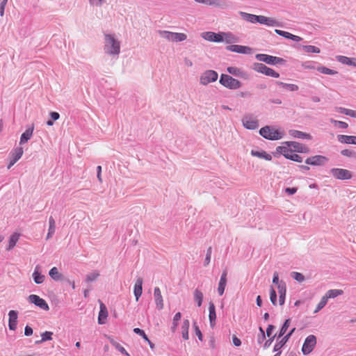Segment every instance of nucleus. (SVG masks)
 I'll return each mask as SVG.
<instances>
[{"label": "nucleus", "instance_id": "obj_1", "mask_svg": "<svg viewBox=\"0 0 356 356\" xmlns=\"http://www.w3.org/2000/svg\"><path fill=\"white\" fill-rule=\"evenodd\" d=\"M104 52L113 58H118L120 53V42L115 38L114 34L105 33Z\"/></svg>", "mask_w": 356, "mask_h": 356}, {"label": "nucleus", "instance_id": "obj_2", "mask_svg": "<svg viewBox=\"0 0 356 356\" xmlns=\"http://www.w3.org/2000/svg\"><path fill=\"white\" fill-rule=\"evenodd\" d=\"M240 15L243 19L252 24L259 23L260 24H264L268 26H280V23L275 19L264 15H256L245 12H240Z\"/></svg>", "mask_w": 356, "mask_h": 356}, {"label": "nucleus", "instance_id": "obj_3", "mask_svg": "<svg viewBox=\"0 0 356 356\" xmlns=\"http://www.w3.org/2000/svg\"><path fill=\"white\" fill-rule=\"evenodd\" d=\"M259 134L270 140H277L283 137V133L270 126H265L259 130Z\"/></svg>", "mask_w": 356, "mask_h": 356}, {"label": "nucleus", "instance_id": "obj_4", "mask_svg": "<svg viewBox=\"0 0 356 356\" xmlns=\"http://www.w3.org/2000/svg\"><path fill=\"white\" fill-rule=\"evenodd\" d=\"M220 83L224 87L230 89V90H236L241 87L242 83L238 79L233 78L232 76L222 74L220 75Z\"/></svg>", "mask_w": 356, "mask_h": 356}, {"label": "nucleus", "instance_id": "obj_5", "mask_svg": "<svg viewBox=\"0 0 356 356\" xmlns=\"http://www.w3.org/2000/svg\"><path fill=\"white\" fill-rule=\"evenodd\" d=\"M255 58L259 61L264 62L271 65H283L286 63V60L282 58L264 54H258L256 55Z\"/></svg>", "mask_w": 356, "mask_h": 356}, {"label": "nucleus", "instance_id": "obj_6", "mask_svg": "<svg viewBox=\"0 0 356 356\" xmlns=\"http://www.w3.org/2000/svg\"><path fill=\"white\" fill-rule=\"evenodd\" d=\"M158 33L161 37L172 42H182L187 38V35L183 33H175L163 30H159Z\"/></svg>", "mask_w": 356, "mask_h": 356}, {"label": "nucleus", "instance_id": "obj_7", "mask_svg": "<svg viewBox=\"0 0 356 356\" xmlns=\"http://www.w3.org/2000/svg\"><path fill=\"white\" fill-rule=\"evenodd\" d=\"M277 153L282 154L286 159L298 162H302V157L297 154L292 153V150L286 146H278L276 148Z\"/></svg>", "mask_w": 356, "mask_h": 356}, {"label": "nucleus", "instance_id": "obj_8", "mask_svg": "<svg viewBox=\"0 0 356 356\" xmlns=\"http://www.w3.org/2000/svg\"><path fill=\"white\" fill-rule=\"evenodd\" d=\"M252 69L259 73L264 74L266 76L278 78L280 77V74L275 72L272 68L267 67L266 65L261 63H255L253 64Z\"/></svg>", "mask_w": 356, "mask_h": 356}, {"label": "nucleus", "instance_id": "obj_9", "mask_svg": "<svg viewBox=\"0 0 356 356\" xmlns=\"http://www.w3.org/2000/svg\"><path fill=\"white\" fill-rule=\"evenodd\" d=\"M316 345V337L314 334L307 336L302 346V353L304 355H308L314 349Z\"/></svg>", "mask_w": 356, "mask_h": 356}, {"label": "nucleus", "instance_id": "obj_10", "mask_svg": "<svg viewBox=\"0 0 356 356\" xmlns=\"http://www.w3.org/2000/svg\"><path fill=\"white\" fill-rule=\"evenodd\" d=\"M218 73L212 70H208L204 72L200 77V83L203 86H207L210 83L214 82L218 79Z\"/></svg>", "mask_w": 356, "mask_h": 356}, {"label": "nucleus", "instance_id": "obj_11", "mask_svg": "<svg viewBox=\"0 0 356 356\" xmlns=\"http://www.w3.org/2000/svg\"><path fill=\"white\" fill-rule=\"evenodd\" d=\"M330 174L336 179L340 180H347L352 178V172L346 169L343 168H332Z\"/></svg>", "mask_w": 356, "mask_h": 356}, {"label": "nucleus", "instance_id": "obj_12", "mask_svg": "<svg viewBox=\"0 0 356 356\" xmlns=\"http://www.w3.org/2000/svg\"><path fill=\"white\" fill-rule=\"evenodd\" d=\"M328 161L329 159L325 156L315 155L313 156L308 157L305 162L307 165L322 166L324 165L327 162H328Z\"/></svg>", "mask_w": 356, "mask_h": 356}, {"label": "nucleus", "instance_id": "obj_13", "mask_svg": "<svg viewBox=\"0 0 356 356\" xmlns=\"http://www.w3.org/2000/svg\"><path fill=\"white\" fill-rule=\"evenodd\" d=\"M28 300L30 303L34 304L35 306L38 307L39 308L44 310L48 311L49 310V307L48 304L47 303L46 300L43 298H40L38 295L31 294L28 297Z\"/></svg>", "mask_w": 356, "mask_h": 356}, {"label": "nucleus", "instance_id": "obj_14", "mask_svg": "<svg viewBox=\"0 0 356 356\" xmlns=\"http://www.w3.org/2000/svg\"><path fill=\"white\" fill-rule=\"evenodd\" d=\"M24 150L22 147H17L12 149L10 153V160L7 166L8 170L10 169V168L21 159Z\"/></svg>", "mask_w": 356, "mask_h": 356}, {"label": "nucleus", "instance_id": "obj_15", "mask_svg": "<svg viewBox=\"0 0 356 356\" xmlns=\"http://www.w3.org/2000/svg\"><path fill=\"white\" fill-rule=\"evenodd\" d=\"M242 123L245 128L254 130L259 127L258 120L252 115H245L242 119Z\"/></svg>", "mask_w": 356, "mask_h": 356}, {"label": "nucleus", "instance_id": "obj_16", "mask_svg": "<svg viewBox=\"0 0 356 356\" xmlns=\"http://www.w3.org/2000/svg\"><path fill=\"white\" fill-rule=\"evenodd\" d=\"M227 51L243 54H250L252 51V48L248 46L239 44H231L226 47Z\"/></svg>", "mask_w": 356, "mask_h": 356}, {"label": "nucleus", "instance_id": "obj_17", "mask_svg": "<svg viewBox=\"0 0 356 356\" xmlns=\"http://www.w3.org/2000/svg\"><path fill=\"white\" fill-rule=\"evenodd\" d=\"M201 36L206 40L214 42H222V32L214 33L212 31L203 32Z\"/></svg>", "mask_w": 356, "mask_h": 356}, {"label": "nucleus", "instance_id": "obj_18", "mask_svg": "<svg viewBox=\"0 0 356 356\" xmlns=\"http://www.w3.org/2000/svg\"><path fill=\"white\" fill-rule=\"evenodd\" d=\"M284 144L289 148H293L294 152L299 153H307L309 152V148L307 146L296 141H287Z\"/></svg>", "mask_w": 356, "mask_h": 356}, {"label": "nucleus", "instance_id": "obj_19", "mask_svg": "<svg viewBox=\"0 0 356 356\" xmlns=\"http://www.w3.org/2000/svg\"><path fill=\"white\" fill-rule=\"evenodd\" d=\"M8 327L10 330L15 331L17 329V325L18 313L15 310H10L8 312Z\"/></svg>", "mask_w": 356, "mask_h": 356}, {"label": "nucleus", "instance_id": "obj_20", "mask_svg": "<svg viewBox=\"0 0 356 356\" xmlns=\"http://www.w3.org/2000/svg\"><path fill=\"white\" fill-rule=\"evenodd\" d=\"M296 328L293 327L292 330H291L289 333H287L285 336H284L282 339L277 342L273 348V351H279L281 350V348L286 344V343L289 341L291 336L294 332Z\"/></svg>", "mask_w": 356, "mask_h": 356}, {"label": "nucleus", "instance_id": "obj_21", "mask_svg": "<svg viewBox=\"0 0 356 356\" xmlns=\"http://www.w3.org/2000/svg\"><path fill=\"white\" fill-rule=\"evenodd\" d=\"M227 270H223L221 274L220 281L218 283V293L219 296H222L224 294L225 289V287L227 285Z\"/></svg>", "mask_w": 356, "mask_h": 356}, {"label": "nucleus", "instance_id": "obj_22", "mask_svg": "<svg viewBox=\"0 0 356 356\" xmlns=\"http://www.w3.org/2000/svg\"><path fill=\"white\" fill-rule=\"evenodd\" d=\"M222 42L233 44L239 42V38L231 32H222Z\"/></svg>", "mask_w": 356, "mask_h": 356}, {"label": "nucleus", "instance_id": "obj_23", "mask_svg": "<svg viewBox=\"0 0 356 356\" xmlns=\"http://www.w3.org/2000/svg\"><path fill=\"white\" fill-rule=\"evenodd\" d=\"M154 300L156 308L161 310L163 308V300L161 295V290L159 287H155L154 290Z\"/></svg>", "mask_w": 356, "mask_h": 356}, {"label": "nucleus", "instance_id": "obj_24", "mask_svg": "<svg viewBox=\"0 0 356 356\" xmlns=\"http://www.w3.org/2000/svg\"><path fill=\"white\" fill-rule=\"evenodd\" d=\"M278 293H279V303L280 305H283L285 302L286 298V284L284 282L281 281L280 283L277 286Z\"/></svg>", "mask_w": 356, "mask_h": 356}, {"label": "nucleus", "instance_id": "obj_25", "mask_svg": "<svg viewBox=\"0 0 356 356\" xmlns=\"http://www.w3.org/2000/svg\"><path fill=\"white\" fill-rule=\"evenodd\" d=\"M336 60L341 64L356 67V58H349L345 56H337Z\"/></svg>", "mask_w": 356, "mask_h": 356}, {"label": "nucleus", "instance_id": "obj_26", "mask_svg": "<svg viewBox=\"0 0 356 356\" xmlns=\"http://www.w3.org/2000/svg\"><path fill=\"white\" fill-rule=\"evenodd\" d=\"M108 317V311L107 308L104 304L102 302L100 303V310L98 316V323L100 325H103L106 323V320Z\"/></svg>", "mask_w": 356, "mask_h": 356}, {"label": "nucleus", "instance_id": "obj_27", "mask_svg": "<svg viewBox=\"0 0 356 356\" xmlns=\"http://www.w3.org/2000/svg\"><path fill=\"white\" fill-rule=\"evenodd\" d=\"M275 32L280 36H282L286 39H290L295 42H299V41L302 40V38L300 37H299L298 35H293L289 32H287V31L275 29Z\"/></svg>", "mask_w": 356, "mask_h": 356}, {"label": "nucleus", "instance_id": "obj_28", "mask_svg": "<svg viewBox=\"0 0 356 356\" xmlns=\"http://www.w3.org/2000/svg\"><path fill=\"white\" fill-rule=\"evenodd\" d=\"M337 139L341 143L356 145V136H355L338 135Z\"/></svg>", "mask_w": 356, "mask_h": 356}, {"label": "nucleus", "instance_id": "obj_29", "mask_svg": "<svg viewBox=\"0 0 356 356\" xmlns=\"http://www.w3.org/2000/svg\"><path fill=\"white\" fill-rule=\"evenodd\" d=\"M143 293V280L142 278L137 279L134 289V293L136 297V301L138 300Z\"/></svg>", "mask_w": 356, "mask_h": 356}, {"label": "nucleus", "instance_id": "obj_30", "mask_svg": "<svg viewBox=\"0 0 356 356\" xmlns=\"http://www.w3.org/2000/svg\"><path fill=\"white\" fill-rule=\"evenodd\" d=\"M291 136L295 138H301V139H312V136L309 134L298 131L291 129L289 131Z\"/></svg>", "mask_w": 356, "mask_h": 356}, {"label": "nucleus", "instance_id": "obj_31", "mask_svg": "<svg viewBox=\"0 0 356 356\" xmlns=\"http://www.w3.org/2000/svg\"><path fill=\"white\" fill-rule=\"evenodd\" d=\"M34 127L32 125L31 127L28 128L20 137L19 144L22 145L28 142L31 139L33 135Z\"/></svg>", "mask_w": 356, "mask_h": 356}, {"label": "nucleus", "instance_id": "obj_32", "mask_svg": "<svg viewBox=\"0 0 356 356\" xmlns=\"http://www.w3.org/2000/svg\"><path fill=\"white\" fill-rule=\"evenodd\" d=\"M209 318L211 327H213L216 325V307L213 302L209 303Z\"/></svg>", "mask_w": 356, "mask_h": 356}, {"label": "nucleus", "instance_id": "obj_33", "mask_svg": "<svg viewBox=\"0 0 356 356\" xmlns=\"http://www.w3.org/2000/svg\"><path fill=\"white\" fill-rule=\"evenodd\" d=\"M19 237L20 234L16 232L13 234L9 238L8 244L6 248V250L8 251L13 250L16 245L17 241H19Z\"/></svg>", "mask_w": 356, "mask_h": 356}, {"label": "nucleus", "instance_id": "obj_34", "mask_svg": "<svg viewBox=\"0 0 356 356\" xmlns=\"http://www.w3.org/2000/svg\"><path fill=\"white\" fill-rule=\"evenodd\" d=\"M55 231H56L55 220L54 219V218L52 216H50L49 218V229H48V233L47 234L46 239L49 240V238H51L53 236V235L54 234Z\"/></svg>", "mask_w": 356, "mask_h": 356}, {"label": "nucleus", "instance_id": "obj_35", "mask_svg": "<svg viewBox=\"0 0 356 356\" xmlns=\"http://www.w3.org/2000/svg\"><path fill=\"white\" fill-rule=\"evenodd\" d=\"M276 84L284 88L285 90L291 92L297 91L299 89L298 86L293 83H286L282 81H276Z\"/></svg>", "mask_w": 356, "mask_h": 356}, {"label": "nucleus", "instance_id": "obj_36", "mask_svg": "<svg viewBox=\"0 0 356 356\" xmlns=\"http://www.w3.org/2000/svg\"><path fill=\"white\" fill-rule=\"evenodd\" d=\"M39 266H37L32 275L34 282L38 284H42L44 280V275L39 272Z\"/></svg>", "mask_w": 356, "mask_h": 356}, {"label": "nucleus", "instance_id": "obj_37", "mask_svg": "<svg viewBox=\"0 0 356 356\" xmlns=\"http://www.w3.org/2000/svg\"><path fill=\"white\" fill-rule=\"evenodd\" d=\"M343 293V291L341 289H330L323 296L327 300H328L330 298H334L340 295H342Z\"/></svg>", "mask_w": 356, "mask_h": 356}, {"label": "nucleus", "instance_id": "obj_38", "mask_svg": "<svg viewBox=\"0 0 356 356\" xmlns=\"http://www.w3.org/2000/svg\"><path fill=\"white\" fill-rule=\"evenodd\" d=\"M190 326V322L188 319H185L183 321L181 325V334L184 339H188V329Z\"/></svg>", "mask_w": 356, "mask_h": 356}, {"label": "nucleus", "instance_id": "obj_39", "mask_svg": "<svg viewBox=\"0 0 356 356\" xmlns=\"http://www.w3.org/2000/svg\"><path fill=\"white\" fill-rule=\"evenodd\" d=\"M251 154L252 156H257V157H259L261 159H264L266 161H270L272 159L271 155L267 154L265 151L259 152V151L252 150Z\"/></svg>", "mask_w": 356, "mask_h": 356}, {"label": "nucleus", "instance_id": "obj_40", "mask_svg": "<svg viewBox=\"0 0 356 356\" xmlns=\"http://www.w3.org/2000/svg\"><path fill=\"white\" fill-rule=\"evenodd\" d=\"M197 3H203L209 6H215L222 7V5L220 0H194Z\"/></svg>", "mask_w": 356, "mask_h": 356}, {"label": "nucleus", "instance_id": "obj_41", "mask_svg": "<svg viewBox=\"0 0 356 356\" xmlns=\"http://www.w3.org/2000/svg\"><path fill=\"white\" fill-rule=\"evenodd\" d=\"M194 300L197 303V307H200L202 305L203 301V293L197 289L194 291Z\"/></svg>", "mask_w": 356, "mask_h": 356}, {"label": "nucleus", "instance_id": "obj_42", "mask_svg": "<svg viewBox=\"0 0 356 356\" xmlns=\"http://www.w3.org/2000/svg\"><path fill=\"white\" fill-rule=\"evenodd\" d=\"M49 275L51 279L55 281H58L61 279L62 275L58 272L56 267H53L50 269Z\"/></svg>", "mask_w": 356, "mask_h": 356}, {"label": "nucleus", "instance_id": "obj_43", "mask_svg": "<svg viewBox=\"0 0 356 356\" xmlns=\"http://www.w3.org/2000/svg\"><path fill=\"white\" fill-rule=\"evenodd\" d=\"M317 71L324 74L334 75L338 72L334 70L330 69L324 66H319L317 67Z\"/></svg>", "mask_w": 356, "mask_h": 356}, {"label": "nucleus", "instance_id": "obj_44", "mask_svg": "<svg viewBox=\"0 0 356 356\" xmlns=\"http://www.w3.org/2000/svg\"><path fill=\"white\" fill-rule=\"evenodd\" d=\"M227 72L234 76H241V77L243 76V72L239 68L236 67H228L227 68Z\"/></svg>", "mask_w": 356, "mask_h": 356}, {"label": "nucleus", "instance_id": "obj_45", "mask_svg": "<svg viewBox=\"0 0 356 356\" xmlns=\"http://www.w3.org/2000/svg\"><path fill=\"white\" fill-rule=\"evenodd\" d=\"M290 322H291V319L290 318H288L286 319L282 326L281 327L280 330V332H279V334H278V338H280L282 337L286 332V330H288L289 325H290Z\"/></svg>", "mask_w": 356, "mask_h": 356}, {"label": "nucleus", "instance_id": "obj_46", "mask_svg": "<svg viewBox=\"0 0 356 356\" xmlns=\"http://www.w3.org/2000/svg\"><path fill=\"white\" fill-rule=\"evenodd\" d=\"M53 332L45 331L44 332L42 333L41 337L42 339L39 341H37L36 343H40L46 341L51 340L52 339Z\"/></svg>", "mask_w": 356, "mask_h": 356}, {"label": "nucleus", "instance_id": "obj_47", "mask_svg": "<svg viewBox=\"0 0 356 356\" xmlns=\"http://www.w3.org/2000/svg\"><path fill=\"white\" fill-rule=\"evenodd\" d=\"M330 121L335 127H338L340 129H347L348 127V124L346 122H345L334 120L332 118L330 119Z\"/></svg>", "mask_w": 356, "mask_h": 356}, {"label": "nucleus", "instance_id": "obj_48", "mask_svg": "<svg viewBox=\"0 0 356 356\" xmlns=\"http://www.w3.org/2000/svg\"><path fill=\"white\" fill-rule=\"evenodd\" d=\"M181 314L180 312H177L173 317L172 326L171 327V330L172 332L176 331L177 327L178 325V321L181 319Z\"/></svg>", "mask_w": 356, "mask_h": 356}, {"label": "nucleus", "instance_id": "obj_49", "mask_svg": "<svg viewBox=\"0 0 356 356\" xmlns=\"http://www.w3.org/2000/svg\"><path fill=\"white\" fill-rule=\"evenodd\" d=\"M327 302V300L325 298L324 296H323L321 298L320 302L317 305L316 308L315 309L314 313V314L318 313L320 310H321L326 305Z\"/></svg>", "mask_w": 356, "mask_h": 356}, {"label": "nucleus", "instance_id": "obj_50", "mask_svg": "<svg viewBox=\"0 0 356 356\" xmlns=\"http://www.w3.org/2000/svg\"><path fill=\"white\" fill-rule=\"evenodd\" d=\"M111 343L113 346H114L115 347V348L120 352L123 355H125L127 356H129V355L128 354V353L127 352V350H125V348L122 346L120 343L114 341H111Z\"/></svg>", "mask_w": 356, "mask_h": 356}, {"label": "nucleus", "instance_id": "obj_51", "mask_svg": "<svg viewBox=\"0 0 356 356\" xmlns=\"http://www.w3.org/2000/svg\"><path fill=\"white\" fill-rule=\"evenodd\" d=\"M99 276V273L97 271H94L86 275V281L87 282H92L95 281Z\"/></svg>", "mask_w": 356, "mask_h": 356}, {"label": "nucleus", "instance_id": "obj_52", "mask_svg": "<svg viewBox=\"0 0 356 356\" xmlns=\"http://www.w3.org/2000/svg\"><path fill=\"white\" fill-rule=\"evenodd\" d=\"M270 300L273 305H277V293L273 286L270 289Z\"/></svg>", "mask_w": 356, "mask_h": 356}, {"label": "nucleus", "instance_id": "obj_53", "mask_svg": "<svg viewBox=\"0 0 356 356\" xmlns=\"http://www.w3.org/2000/svg\"><path fill=\"white\" fill-rule=\"evenodd\" d=\"M304 50L307 53H320V49L313 45L304 46Z\"/></svg>", "mask_w": 356, "mask_h": 356}, {"label": "nucleus", "instance_id": "obj_54", "mask_svg": "<svg viewBox=\"0 0 356 356\" xmlns=\"http://www.w3.org/2000/svg\"><path fill=\"white\" fill-rule=\"evenodd\" d=\"M291 277L298 282H302L305 280V276L298 272H292Z\"/></svg>", "mask_w": 356, "mask_h": 356}, {"label": "nucleus", "instance_id": "obj_55", "mask_svg": "<svg viewBox=\"0 0 356 356\" xmlns=\"http://www.w3.org/2000/svg\"><path fill=\"white\" fill-rule=\"evenodd\" d=\"M134 332L140 335V337H143V339L146 341H149V338L147 336V334H145V332H144L143 330L142 329H140L138 327H136L134 329Z\"/></svg>", "mask_w": 356, "mask_h": 356}, {"label": "nucleus", "instance_id": "obj_56", "mask_svg": "<svg viewBox=\"0 0 356 356\" xmlns=\"http://www.w3.org/2000/svg\"><path fill=\"white\" fill-rule=\"evenodd\" d=\"M211 253H212V248L209 247L207 250L206 257H205L204 261V266H207L209 264V263L211 261Z\"/></svg>", "mask_w": 356, "mask_h": 356}, {"label": "nucleus", "instance_id": "obj_57", "mask_svg": "<svg viewBox=\"0 0 356 356\" xmlns=\"http://www.w3.org/2000/svg\"><path fill=\"white\" fill-rule=\"evenodd\" d=\"M260 334L257 336V342L261 343L266 339V334L261 327H259Z\"/></svg>", "mask_w": 356, "mask_h": 356}, {"label": "nucleus", "instance_id": "obj_58", "mask_svg": "<svg viewBox=\"0 0 356 356\" xmlns=\"http://www.w3.org/2000/svg\"><path fill=\"white\" fill-rule=\"evenodd\" d=\"M341 154L343 156H347V157H352V156H353L355 154V152H353V151H352L350 149H343L341 152Z\"/></svg>", "mask_w": 356, "mask_h": 356}, {"label": "nucleus", "instance_id": "obj_59", "mask_svg": "<svg viewBox=\"0 0 356 356\" xmlns=\"http://www.w3.org/2000/svg\"><path fill=\"white\" fill-rule=\"evenodd\" d=\"M193 326L195 327V334L197 336L198 339L200 341H202V338H203L202 334L199 327L197 325L196 323H193Z\"/></svg>", "mask_w": 356, "mask_h": 356}, {"label": "nucleus", "instance_id": "obj_60", "mask_svg": "<svg viewBox=\"0 0 356 356\" xmlns=\"http://www.w3.org/2000/svg\"><path fill=\"white\" fill-rule=\"evenodd\" d=\"M106 0H89V3L93 6H101Z\"/></svg>", "mask_w": 356, "mask_h": 356}, {"label": "nucleus", "instance_id": "obj_61", "mask_svg": "<svg viewBox=\"0 0 356 356\" xmlns=\"http://www.w3.org/2000/svg\"><path fill=\"white\" fill-rule=\"evenodd\" d=\"M238 96L242 98H249L252 96V93L249 91H241L238 93Z\"/></svg>", "mask_w": 356, "mask_h": 356}, {"label": "nucleus", "instance_id": "obj_62", "mask_svg": "<svg viewBox=\"0 0 356 356\" xmlns=\"http://www.w3.org/2000/svg\"><path fill=\"white\" fill-rule=\"evenodd\" d=\"M276 337V334L273 336L272 337H270L268 340H266L264 344V349H267L268 348L270 347V346L271 345L272 342L274 341L275 338Z\"/></svg>", "mask_w": 356, "mask_h": 356}, {"label": "nucleus", "instance_id": "obj_63", "mask_svg": "<svg viewBox=\"0 0 356 356\" xmlns=\"http://www.w3.org/2000/svg\"><path fill=\"white\" fill-rule=\"evenodd\" d=\"M33 329L29 325H26L24 328V335L29 337L33 334Z\"/></svg>", "mask_w": 356, "mask_h": 356}, {"label": "nucleus", "instance_id": "obj_64", "mask_svg": "<svg viewBox=\"0 0 356 356\" xmlns=\"http://www.w3.org/2000/svg\"><path fill=\"white\" fill-rule=\"evenodd\" d=\"M232 341H233V344L236 346V347H238L241 345V341L240 339H238L236 336L235 335H233L232 337Z\"/></svg>", "mask_w": 356, "mask_h": 356}]
</instances>
